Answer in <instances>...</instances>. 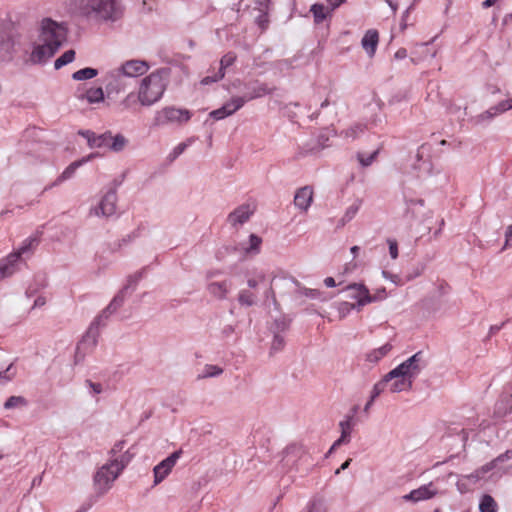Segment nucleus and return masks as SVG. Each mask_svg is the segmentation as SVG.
Listing matches in <instances>:
<instances>
[{
  "instance_id": "1",
  "label": "nucleus",
  "mask_w": 512,
  "mask_h": 512,
  "mask_svg": "<svg viewBox=\"0 0 512 512\" xmlns=\"http://www.w3.org/2000/svg\"><path fill=\"white\" fill-rule=\"evenodd\" d=\"M67 27L50 18L41 21L38 43L31 53L34 63H42L51 58L67 38Z\"/></svg>"
},
{
  "instance_id": "2",
  "label": "nucleus",
  "mask_w": 512,
  "mask_h": 512,
  "mask_svg": "<svg viewBox=\"0 0 512 512\" xmlns=\"http://www.w3.org/2000/svg\"><path fill=\"white\" fill-rule=\"evenodd\" d=\"M127 292V286H124L110 304L102 311V313L91 323L85 335L78 343L76 348V359H83L85 355L91 352L97 345L99 336V327L104 324L103 320L115 313L124 303Z\"/></svg>"
},
{
  "instance_id": "3",
  "label": "nucleus",
  "mask_w": 512,
  "mask_h": 512,
  "mask_svg": "<svg viewBox=\"0 0 512 512\" xmlns=\"http://www.w3.org/2000/svg\"><path fill=\"white\" fill-rule=\"evenodd\" d=\"M80 14L101 21H117L122 17V8L116 0H75Z\"/></svg>"
},
{
  "instance_id": "4",
  "label": "nucleus",
  "mask_w": 512,
  "mask_h": 512,
  "mask_svg": "<svg viewBox=\"0 0 512 512\" xmlns=\"http://www.w3.org/2000/svg\"><path fill=\"white\" fill-rule=\"evenodd\" d=\"M132 459V454L128 450L120 457L110 459L98 469L94 476V483L100 494L106 493L112 486L113 482L118 478L124 468Z\"/></svg>"
},
{
  "instance_id": "5",
  "label": "nucleus",
  "mask_w": 512,
  "mask_h": 512,
  "mask_svg": "<svg viewBox=\"0 0 512 512\" xmlns=\"http://www.w3.org/2000/svg\"><path fill=\"white\" fill-rule=\"evenodd\" d=\"M40 243L38 234H34L25 239L21 246L7 257L0 260V280L12 276L19 270V266L24 262L25 257L33 254Z\"/></svg>"
},
{
  "instance_id": "6",
  "label": "nucleus",
  "mask_w": 512,
  "mask_h": 512,
  "mask_svg": "<svg viewBox=\"0 0 512 512\" xmlns=\"http://www.w3.org/2000/svg\"><path fill=\"white\" fill-rule=\"evenodd\" d=\"M164 71H155L141 80L138 90V101L143 106H151L159 101L166 90Z\"/></svg>"
},
{
  "instance_id": "7",
  "label": "nucleus",
  "mask_w": 512,
  "mask_h": 512,
  "mask_svg": "<svg viewBox=\"0 0 512 512\" xmlns=\"http://www.w3.org/2000/svg\"><path fill=\"white\" fill-rule=\"evenodd\" d=\"M422 363L423 353L419 351L387 373L385 380L391 381L393 378L403 377L413 382L422 370Z\"/></svg>"
},
{
  "instance_id": "8",
  "label": "nucleus",
  "mask_w": 512,
  "mask_h": 512,
  "mask_svg": "<svg viewBox=\"0 0 512 512\" xmlns=\"http://www.w3.org/2000/svg\"><path fill=\"white\" fill-rule=\"evenodd\" d=\"M311 460V456L307 453V451L301 444H290L283 451L282 461L287 466L297 467L301 461L305 463H310Z\"/></svg>"
},
{
  "instance_id": "9",
  "label": "nucleus",
  "mask_w": 512,
  "mask_h": 512,
  "mask_svg": "<svg viewBox=\"0 0 512 512\" xmlns=\"http://www.w3.org/2000/svg\"><path fill=\"white\" fill-rule=\"evenodd\" d=\"M181 455L182 450L179 449L154 467V485L161 483L171 473Z\"/></svg>"
},
{
  "instance_id": "10",
  "label": "nucleus",
  "mask_w": 512,
  "mask_h": 512,
  "mask_svg": "<svg viewBox=\"0 0 512 512\" xmlns=\"http://www.w3.org/2000/svg\"><path fill=\"white\" fill-rule=\"evenodd\" d=\"M105 88L109 94L119 93L127 89L129 83L126 75L118 68L110 71L104 78Z\"/></svg>"
},
{
  "instance_id": "11",
  "label": "nucleus",
  "mask_w": 512,
  "mask_h": 512,
  "mask_svg": "<svg viewBox=\"0 0 512 512\" xmlns=\"http://www.w3.org/2000/svg\"><path fill=\"white\" fill-rule=\"evenodd\" d=\"M255 212V206L249 203H244L237 208H235L232 212L229 213L227 217L228 223L234 227L237 228L238 226L243 225L246 223L250 217Z\"/></svg>"
},
{
  "instance_id": "12",
  "label": "nucleus",
  "mask_w": 512,
  "mask_h": 512,
  "mask_svg": "<svg viewBox=\"0 0 512 512\" xmlns=\"http://www.w3.org/2000/svg\"><path fill=\"white\" fill-rule=\"evenodd\" d=\"M356 411L357 407H354L353 413H356ZM353 418L354 414L347 415L346 418L339 423L341 436L334 442L329 450V453H331L336 447L350 442V435L353 428Z\"/></svg>"
},
{
  "instance_id": "13",
  "label": "nucleus",
  "mask_w": 512,
  "mask_h": 512,
  "mask_svg": "<svg viewBox=\"0 0 512 512\" xmlns=\"http://www.w3.org/2000/svg\"><path fill=\"white\" fill-rule=\"evenodd\" d=\"M128 79L135 78L146 73L149 69L148 63L143 60H129L119 67Z\"/></svg>"
},
{
  "instance_id": "14",
  "label": "nucleus",
  "mask_w": 512,
  "mask_h": 512,
  "mask_svg": "<svg viewBox=\"0 0 512 512\" xmlns=\"http://www.w3.org/2000/svg\"><path fill=\"white\" fill-rule=\"evenodd\" d=\"M117 194L115 190L108 191L102 198L99 206L95 208L96 215L112 216L116 211Z\"/></svg>"
},
{
  "instance_id": "15",
  "label": "nucleus",
  "mask_w": 512,
  "mask_h": 512,
  "mask_svg": "<svg viewBox=\"0 0 512 512\" xmlns=\"http://www.w3.org/2000/svg\"><path fill=\"white\" fill-rule=\"evenodd\" d=\"M165 122L170 123H186L191 119V112L187 109H180L175 107H166L161 111Z\"/></svg>"
},
{
  "instance_id": "16",
  "label": "nucleus",
  "mask_w": 512,
  "mask_h": 512,
  "mask_svg": "<svg viewBox=\"0 0 512 512\" xmlns=\"http://www.w3.org/2000/svg\"><path fill=\"white\" fill-rule=\"evenodd\" d=\"M313 189L311 186L299 188L294 196V205L299 210L307 212L313 201Z\"/></svg>"
},
{
  "instance_id": "17",
  "label": "nucleus",
  "mask_w": 512,
  "mask_h": 512,
  "mask_svg": "<svg viewBox=\"0 0 512 512\" xmlns=\"http://www.w3.org/2000/svg\"><path fill=\"white\" fill-rule=\"evenodd\" d=\"M246 92L244 95L248 101L263 97L264 95L272 93L273 89L269 88L265 83L259 81H252L245 84Z\"/></svg>"
},
{
  "instance_id": "18",
  "label": "nucleus",
  "mask_w": 512,
  "mask_h": 512,
  "mask_svg": "<svg viewBox=\"0 0 512 512\" xmlns=\"http://www.w3.org/2000/svg\"><path fill=\"white\" fill-rule=\"evenodd\" d=\"M432 486V483H429L428 485H423L417 489H414L410 493L404 495L403 500L418 502L421 500L430 499L436 494V491L432 489Z\"/></svg>"
},
{
  "instance_id": "19",
  "label": "nucleus",
  "mask_w": 512,
  "mask_h": 512,
  "mask_svg": "<svg viewBox=\"0 0 512 512\" xmlns=\"http://www.w3.org/2000/svg\"><path fill=\"white\" fill-rule=\"evenodd\" d=\"M279 282L283 287H294L297 297L306 296L310 298H316L318 295H320L318 290L300 287L298 281L293 278L283 277L279 279Z\"/></svg>"
},
{
  "instance_id": "20",
  "label": "nucleus",
  "mask_w": 512,
  "mask_h": 512,
  "mask_svg": "<svg viewBox=\"0 0 512 512\" xmlns=\"http://www.w3.org/2000/svg\"><path fill=\"white\" fill-rule=\"evenodd\" d=\"M379 42V34L376 30H368L362 38L361 44L367 54L372 57L375 54Z\"/></svg>"
},
{
  "instance_id": "21",
  "label": "nucleus",
  "mask_w": 512,
  "mask_h": 512,
  "mask_svg": "<svg viewBox=\"0 0 512 512\" xmlns=\"http://www.w3.org/2000/svg\"><path fill=\"white\" fill-rule=\"evenodd\" d=\"M230 288L231 283L229 281L211 282L207 286L208 292L218 299H225Z\"/></svg>"
},
{
  "instance_id": "22",
  "label": "nucleus",
  "mask_w": 512,
  "mask_h": 512,
  "mask_svg": "<svg viewBox=\"0 0 512 512\" xmlns=\"http://www.w3.org/2000/svg\"><path fill=\"white\" fill-rule=\"evenodd\" d=\"M78 99H85L90 104L100 103L104 101V92L101 87L90 88L85 93L79 94Z\"/></svg>"
},
{
  "instance_id": "23",
  "label": "nucleus",
  "mask_w": 512,
  "mask_h": 512,
  "mask_svg": "<svg viewBox=\"0 0 512 512\" xmlns=\"http://www.w3.org/2000/svg\"><path fill=\"white\" fill-rule=\"evenodd\" d=\"M13 49L12 38L4 32L0 33V59L6 60L10 58Z\"/></svg>"
},
{
  "instance_id": "24",
  "label": "nucleus",
  "mask_w": 512,
  "mask_h": 512,
  "mask_svg": "<svg viewBox=\"0 0 512 512\" xmlns=\"http://www.w3.org/2000/svg\"><path fill=\"white\" fill-rule=\"evenodd\" d=\"M310 12L313 14L314 23L320 24L322 23L327 17H331L332 12L328 9V7H325L323 4L315 3L311 6Z\"/></svg>"
},
{
  "instance_id": "25",
  "label": "nucleus",
  "mask_w": 512,
  "mask_h": 512,
  "mask_svg": "<svg viewBox=\"0 0 512 512\" xmlns=\"http://www.w3.org/2000/svg\"><path fill=\"white\" fill-rule=\"evenodd\" d=\"M83 162H85V160L72 162L55 180V182H53L49 187H46L45 190L52 188L56 185H59L60 183L70 179L74 175L76 169L80 167Z\"/></svg>"
},
{
  "instance_id": "26",
  "label": "nucleus",
  "mask_w": 512,
  "mask_h": 512,
  "mask_svg": "<svg viewBox=\"0 0 512 512\" xmlns=\"http://www.w3.org/2000/svg\"><path fill=\"white\" fill-rule=\"evenodd\" d=\"M362 291L361 299L356 300V303H352L353 309L357 311H361V309L369 303L384 299V294L382 296H371L368 288H363Z\"/></svg>"
},
{
  "instance_id": "27",
  "label": "nucleus",
  "mask_w": 512,
  "mask_h": 512,
  "mask_svg": "<svg viewBox=\"0 0 512 512\" xmlns=\"http://www.w3.org/2000/svg\"><path fill=\"white\" fill-rule=\"evenodd\" d=\"M223 373V369L218 365L207 364L197 375V380L218 377Z\"/></svg>"
},
{
  "instance_id": "28",
  "label": "nucleus",
  "mask_w": 512,
  "mask_h": 512,
  "mask_svg": "<svg viewBox=\"0 0 512 512\" xmlns=\"http://www.w3.org/2000/svg\"><path fill=\"white\" fill-rule=\"evenodd\" d=\"M366 129V126L364 124L356 123L349 128L343 130L340 135L346 139L355 140L357 139L361 134L364 133Z\"/></svg>"
},
{
  "instance_id": "29",
  "label": "nucleus",
  "mask_w": 512,
  "mask_h": 512,
  "mask_svg": "<svg viewBox=\"0 0 512 512\" xmlns=\"http://www.w3.org/2000/svg\"><path fill=\"white\" fill-rule=\"evenodd\" d=\"M392 380H394V382H392L389 385L390 391L392 393H398V392L412 388V384H413L412 381H409L406 378L396 377V378H393Z\"/></svg>"
},
{
  "instance_id": "30",
  "label": "nucleus",
  "mask_w": 512,
  "mask_h": 512,
  "mask_svg": "<svg viewBox=\"0 0 512 512\" xmlns=\"http://www.w3.org/2000/svg\"><path fill=\"white\" fill-rule=\"evenodd\" d=\"M405 199V205H406V209H405V215L408 216L410 215V217L412 219H416L418 217V214L416 212V209L415 207L417 205H419L420 207H423L424 206V200L423 199H408L406 196L404 197Z\"/></svg>"
},
{
  "instance_id": "31",
  "label": "nucleus",
  "mask_w": 512,
  "mask_h": 512,
  "mask_svg": "<svg viewBox=\"0 0 512 512\" xmlns=\"http://www.w3.org/2000/svg\"><path fill=\"white\" fill-rule=\"evenodd\" d=\"M479 510L480 512H497V503L492 496L485 494L481 498Z\"/></svg>"
},
{
  "instance_id": "32",
  "label": "nucleus",
  "mask_w": 512,
  "mask_h": 512,
  "mask_svg": "<svg viewBox=\"0 0 512 512\" xmlns=\"http://www.w3.org/2000/svg\"><path fill=\"white\" fill-rule=\"evenodd\" d=\"M98 70L90 67L80 69L72 74V78L76 81L88 80L96 77Z\"/></svg>"
},
{
  "instance_id": "33",
  "label": "nucleus",
  "mask_w": 512,
  "mask_h": 512,
  "mask_svg": "<svg viewBox=\"0 0 512 512\" xmlns=\"http://www.w3.org/2000/svg\"><path fill=\"white\" fill-rule=\"evenodd\" d=\"M392 349V345L390 343H386L380 348L372 351L368 354L367 360L370 362H377L381 358H383L385 355H387Z\"/></svg>"
},
{
  "instance_id": "34",
  "label": "nucleus",
  "mask_w": 512,
  "mask_h": 512,
  "mask_svg": "<svg viewBox=\"0 0 512 512\" xmlns=\"http://www.w3.org/2000/svg\"><path fill=\"white\" fill-rule=\"evenodd\" d=\"M361 204H362V201L360 199H357L352 205H350L346 211H345V214L342 218V225H344L346 222H349L350 220H352L355 215L357 214V212L359 211L360 207H361Z\"/></svg>"
},
{
  "instance_id": "35",
  "label": "nucleus",
  "mask_w": 512,
  "mask_h": 512,
  "mask_svg": "<svg viewBox=\"0 0 512 512\" xmlns=\"http://www.w3.org/2000/svg\"><path fill=\"white\" fill-rule=\"evenodd\" d=\"M238 301L240 305L249 307L256 303V296L248 290H242L239 292Z\"/></svg>"
},
{
  "instance_id": "36",
  "label": "nucleus",
  "mask_w": 512,
  "mask_h": 512,
  "mask_svg": "<svg viewBox=\"0 0 512 512\" xmlns=\"http://www.w3.org/2000/svg\"><path fill=\"white\" fill-rule=\"evenodd\" d=\"M363 288H367V287L362 283H353V284H349L345 288V290L347 292H349V298L354 299V300H359V299H361Z\"/></svg>"
},
{
  "instance_id": "37",
  "label": "nucleus",
  "mask_w": 512,
  "mask_h": 512,
  "mask_svg": "<svg viewBox=\"0 0 512 512\" xmlns=\"http://www.w3.org/2000/svg\"><path fill=\"white\" fill-rule=\"evenodd\" d=\"M27 403V400L23 396H11L4 403V408L13 409L17 407H24Z\"/></svg>"
},
{
  "instance_id": "38",
  "label": "nucleus",
  "mask_w": 512,
  "mask_h": 512,
  "mask_svg": "<svg viewBox=\"0 0 512 512\" xmlns=\"http://www.w3.org/2000/svg\"><path fill=\"white\" fill-rule=\"evenodd\" d=\"M127 144V139L121 135L117 134L116 136L112 135V141L110 142L109 148L114 152H120L124 149Z\"/></svg>"
},
{
  "instance_id": "39",
  "label": "nucleus",
  "mask_w": 512,
  "mask_h": 512,
  "mask_svg": "<svg viewBox=\"0 0 512 512\" xmlns=\"http://www.w3.org/2000/svg\"><path fill=\"white\" fill-rule=\"evenodd\" d=\"M75 57V51L74 50H67L64 52L54 63V66L56 69L61 68L64 65H67L71 63L74 60Z\"/></svg>"
},
{
  "instance_id": "40",
  "label": "nucleus",
  "mask_w": 512,
  "mask_h": 512,
  "mask_svg": "<svg viewBox=\"0 0 512 512\" xmlns=\"http://www.w3.org/2000/svg\"><path fill=\"white\" fill-rule=\"evenodd\" d=\"M236 54L234 52L226 53L220 60L219 71L224 72L226 68L230 67L236 61Z\"/></svg>"
},
{
  "instance_id": "41",
  "label": "nucleus",
  "mask_w": 512,
  "mask_h": 512,
  "mask_svg": "<svg viewBox=\"0 0 512 512\" xmlns=\"http://www.w3.org/2000/svg\"><path fill=\"white\" fill-rule=\"evenodd\" d=\"M192 139H188L187 142H182L178 144L174 150L169 154L168 159L170 162L174 161L177 157H179L188 147L189 143H191Z\"/></svg>"
},
{
  "instance_id": "42",
  "label": "nucleus",
  "mask_w": 512,
  "mask_h": 512,
  "mask_svg": "<svg viewBox=\"0 0 512 512\" xmlns=\"http://www.w3.org/2000/svg\"><path fill=\"white\" fill-rule=\"evenodd\" d=\"M378 153H379V150L377 149L373 153H371L369 156L366 157L363 153L359 152V153H357V159L363 167H368L376 159Z\"/></svg>"
},
{
  "instance_id": "43",
  "label": "nucleus",
  "mask_w": 512,
  "mask_h": 512,
  "mask_svg": "<svg viewBox=\"0 0 512 512\" xmlns=\"http://www.w3.org/2000/svg\"><path fill=\"white\" fill-rule=\"evenodd\" d=\"M79 134L87 140L90 148H97V134L90 130H81Z\"/></svg>"
},
{
  "instance_id": "44",
  "label": "nucleus",
  "mask_w": 512,
  "mask_h": 512,
  "mask_svg": "<svg viewBox=\"0 0 512 512\" xmlns=\"http://www.w3.org/2000/svg\"><path fill=\"white\" fill-rule=\"evenodd\" d=\"M112 141V133L105 132L103 134L97 135V148L108 147L110 146V142Z\"/></svg>"
},
{
  "instance_id": "45",
  "label": "nucleus",
  "mask_w": 512,
  "mask_h": 512,
  "mask_svg": "<svg viewBox=\"0 0 512 512\" xmlns=\"http://www.w3.org/2000/svg\"><path fill=\"white\" fill-rule=\"evenodd\" d=\"M125 445H126V442L123 440L117 442L110 450L111 459H114L115 457H120L122 454H124L126 452V451L123 452Z\"/></svg>"
},
{
  "instance_id": "46",
  "label": "nucleus",
  "mask_w": 512,
  "mask_h": 512,
  "mask_svg": "<svg viewBox=\"0 0 512 512\" xmlns=\"http://www.w3.org/2000/svg\"><path fill=\"white\" fill-rule=\"evenodd\" d=\"M390 381H386L385 380V377L383 378L382 381L376 383L373 387V390H372V394H371V399L372 400H375L376 397H378L380 395L381 392L384 391V388L385 386L389 383Z\"/></svg>"
},
{
  "instance_id": "47",
  "label": "nucleus",
  "mask_w": 512,
  "mask_h": 512,
  "mask_svg": "<svg viewBox=\"0 0 512 512\" xmlns=\"http://www.w3.org/2000/svg\"><path fill=\"white\" fill-rule=\"evenodd\" d=\"M284 338L276 334L273 338L272 344H271V352H278L284 347Z\"/></svg>"
},
{
  "instance_id": "48",
  "label": "nucleus",
  "mask_w": 512,
  "mask_h": 512,
  "mask_svg": "<svg viewBox=\"0 0 512 512\" xmlns=\"http://www.w3.org/2000/svg\"><path fill=\"white\" fill-rule=\"evenodd\" d=\"M259 13L260 14L256 17L255 21L261 30H265L269 22L267 11H259Z\"/></svg>"
},
{
  "instance_id": "49",
  "label": "nucleus",
  "mask_w": 512,
  "mask_h": 512,
  "mask_svg": "<svg viewBox=\"0 0 512 512\" xmlns=\"http://www.w3.org/2000/svg\"><path fill=\"white\" fill-rule=\"evenodd\" d=\"M353 310L352 303L349 302H341L338 305V312L341 318L346 317Z\"/></svg>"
},
{
  "instance_id": "50",
  "label": "nucleus",
  "mask_w": 512,
  "mask_h": 512,
  "mask_svg": "<svg viewBox=\"0 0 512 512\" xmlns=\"http://www.w3.org/2000/svg\"><path fill=\"white\" fill-rule=\"evenodd\" d=\"M225 75V72L218 71L213 76H206L201 80V84L208 85L221 80Z\"/></svg>"
},
{
  "instance_id": "51",
  "label": "nucleus",
  "mask_w": 512,
  "mask_h": 512,
  "mask_svg": "<svg viewBox=\"0 0 512 512\" xmlns=\"http://www.w3.org/2000/svg\"><path fill=\"white\" fill-rule=\"evenodd\" d=\"M225 75V72L218 71L213 76H206L201 80V84L208 85L221 80Z\"/></svg>"
},
{
  "instance_id": "52",
  "label": "nucleus",
  "mask_w": 512,
  "mask_h": 512,
  "mask_svg": "<svg viewBox=\"0 0 512 512\" xmlns=\"http://www.w3.org/2000/svg\"><path fill=\"white\" fill-rule=\"evenodd\" d=\"M249 241H250V247L247 249V251L258 252L260 244L262 242L261 238L255 234H251L249 237Z\"/></svg>"
},
{
  "instance_id": "53",
  "label": "nucleus",
  "mask_w": 512,
  "mask_h": 512,
  "mask_svg": "<svg viewBox=\"0 0 512 512\" xmlns=\"http://www.w3.org/2000/svg\"><path fill=\"white\" fill-rule=\"evenodd\" d=\"M248 101L245 95L239 97H233L230 102L233 106V110L237 111L244 106V104Z\"/></svg>"
},
{
  "instance_id": "54",
  "label": "nucleus",
  "mask_w": 512,
  "mask_h": 512,
  "mask_svg": "<svg viewBox=\"0 0 512 512\" xmlns=\"http://www.w3.org/2000/svg\"><path fill=\"white\" fill-rule=\"evenodd\" d=\"M511 108H512V100L502 101L493 107V109L495 110V113H499V114H501Z\"/></svg>"
},
{
  "instance_id": "55",
  "label": "nucleus",
  "mask_w": 512,
  "mask_h": 512,
  "mask_svg": "<svg viewBox=\"0 0 512 512\" xmlns=\"http://www.w3.org/2000/svg\"><path fill=\"white\" fill-rule=\"evenodd\" d=\"M387 243L389 245V253L392 259H396L398 257V243L395 239H388Z\"/></svg>"
},
{
  "instance_id": "56",
  "label": "nucleus",
  "mask_w": 512,
  "mask_h": 512,
  "mask_svg": "<svg viewBox=\"0 0 512 512\" xmlns=\"http://www.w3.org/2000/svg\"><path fill=\"white\" fill-rule=\"evenodd\" d=\"M12 366L10 364L5 371L0 372V383H6L14 377L15 373H11Z\"/></svg>"
},
{
  "instance_id": "57",
  "label": "nucleus",
  "mask_w": 512,
  "mask_h": 512,
  "mask_svg": "<svg viewBox=\"0 0 512 512\" xmlns=\"http://www.w3.org/2000/svg\"><path fill=\"white\" fill-rule=\"evenodd\" d=\"M143 277V271H138L136 273H134L133 275H130L128 277V280H127V284L125 286H127V289L132 286V285H136Z\"/></svg>"
},
{
  "instance_id": "58",
  "label": "nucleus",
  "mask_w": 512,
  "mask_h": 512,
  "mask_svg": "<svg viewBox=\"0 0 512 512\" xmlns=\"http://www.w3.org/2000/svg\"><path fill=\"white\" fill-rule=\"evenodd\" d=\"M226 110H227V107H223V106H222V107H221V108H219V109L213 110V111L210 113V116H211L212 118L216 119V120L223 119V118H225V117L229 116Z\"/></svg>"
},
{
  "instance_id": "59",
  "label": "nucleus",
  "mask_w": 512,
  "mask_h": 512,
  "mask_svg": "<svg viewBox=\"0 0 512 512\" xmlns=\"http://www.w3.org/2000/svg\"><path fill=\"white\" fill-rule=\"evenodd\" d=\"M86 385L91 389V392L93 394H100L103 392V387L100 383L92 382L91 380L87 379L85 381Z\"/></svg>"
},
{
  "instance_id": "60",
  "label": "nucleus",
  "mask_w": 512,
  "mask_h": 512,
  "mask_svg": "<svg viewBox=\"0 0 512 512\" xmlns=\"http://www.w3.org/2000/svg\"><path fill=\"white\" fill-rule=\"evenodd\" d=\"M382 274H383V276L386 279H389L394 284H396V285H403V282H402V280H401L399 275L392 274V273L387 272V271H383Z\"/></svg>"
},
{
  "instance_id": "61",
  "label": "nucleus",
  "mask_w": 512,
  "mask_h": 512,
  "mask_svg": "<svg viewBox=\"0 0 512 512\" xmlns=\"http://www.w3.org/2000/svg\"><path fill=\"white\" fill-rule=\"evenodd\" d=\"M505 237H506V240H505V244L502 248V251L512 245V224L507 227Z\"/></svg>"
},
{
  "instance_id": "62",
  "label": "nucleus",
  "mask_w": 512,
  "mask_h": 512,
  "mask_svg": "<svg viewBox=\"0 0 512 512\" xmlns=\"http://www.w3.org/2000/svg\"><path fill=\"white\" fill-rule=\"evenodd\" d=\"M270 0H255V9L258 11H268Z\"/></svg>"
},
{
  "instance_id": "63",
  "label": "nucleus",
  "mask_w": 512,
  "mask_h": 512,
  "mask_svg": "<svg viewBox=\"0 0 512 512\" xmlns=\"http://www.w3.org/2000/svg\"><path fill=\"white\" fill-rule=\"evenodd\" d=\"M346 0H327L329 7L328 9L333 12L336 8H338L342 3Z\"/></svg>"
},
{
  "instance_id": "64",
  "label": "nucleus",
  "mask_w": 512,
  "mask_h": 512,
  "mask_svg": "<svg viewBox=\"0 0 512 512\" xmlns=\"http://www.w3.org/2000/svg\"><path fill=\"white\" fill-rule=\"evenodd\" d=\"M308 512H326L322 503H313Z\"/></svg>"
}]
</instances>
